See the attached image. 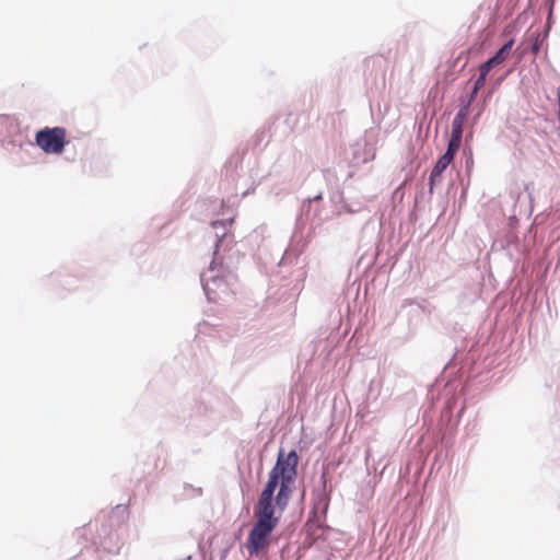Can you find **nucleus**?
<instances>
[{
    "mask_svg": "<svg viewBox=\"0 0 560 560\" xmlns=\"http://www.w3.org/2000/svg\"><path fill=\"white\" fill-rule=\"evenodd\" d=\"M299 456L295 451L284 454L279 453L277 463L269 472L268 481L254 508L257 518L248 534L246 549L250 556H258L269 546V537L277 527L279 518L275 516L272 499L276 489V505L282 511L285 509L293 492L294 481L298 475Z\"/></svg>",
    "mask_w": 560,
    "mask_h": 560,
    "instance_id": "f257e3e1",
    "label": "nucleus"
},
{
    "mask_svg": "<svg viewBox=\"0 0 560 560\" xmlns=\"http://www.w3.org/2000/svg\"><path fill=\"white\" fill-rule=\"evenodd\" d=\"M35 142L47 154H60L68 143L67 131L62 127H45L36 132Z\"/></svg>",
    "mask_w": 560,
    "mask_h": 560,
    "instance_id": "f03ea898",
    "label": "nucleus"
},
{
    "mask_svg": "<svg viewBox=\"0 0 560 560\" xmlns=\"http://www.w3.org/2000/svg\"><path fill=\"white\" fill-rule=\"evenodd\" d=\"M458 149L447 145L446 152L436 161L430 174V190L433 189V186L436 182H440L442 173L447 168V166L452 163L455 153Z\"/></svg>",
    "mask_w": 560,
    "mask_h": 560,
    "instance_id": "7ed1b4c3",
    "label": "nucleus"
},
{
    "mask_svg": "<svg viewBox=\"0 0 560 560\" xmlns=\"http://www.w3.org/2000/svg\"><path fill=\"white\" fill-rule=\"evenodd\" d=\"M463 128H464V121L454 118L453 122H452L451 139L448 141L450 147L459 149L460 143H462V137H463Z\"/></svg>",
    "mask_w": 560,
    "mask_h": 560,
    "instance_id": "20e7f679",
    "label": "nucleus"
},
{
    "mask_svg": "<svg viewBox=\"0 0 560 560\" xmlns=\"http://www.w3.org/2000/svg\"><path fill=\"white\" fill-rule=\"evenodd\" d=\"M225 287V283L221 280H218L215 278H212L211 280L206 279L203 283V289L208 295V299L211 301H215L218 299L217 296V288L219 287Z\"/></svg>",
    "mask_w": 560,
    "mask_h": 560,
    "instance_id": "39448f33",
    "label": "nucleus"
},
{
    "mask_svg": "<svg viewBox=\"0 0 560 560\" xmlns=\"http://www.w3.org/2000/svg\"><path fill=\"white\" fill-rule=\"evenodd\" d=\"M514 45V39H510L506 44H504L497 52L494 56L491 57V59L499 66L501 65L502 62H504L511 50H512V47Z\"/></svg>",
    "mask_w": 560,
    "mask_h": 560,
    "instance_id": "423d86ee",
    "label": "nucleus"
},
{
    "mask_svg": "<svg viewBox=\"0 0 560 560\" xmlns=\"http://www.w3.org/2000/svg\"><path fill=\"white\" fill-rule=\"evenodd\" d=\"M232 224V220L231 221H221V220H218V221H213L212 222V226L218 230L219 228L222 229V232L221 234L217 232L215 236L218 237V241H217V248L219 247V243L221 242V240L225 236L226 234V228L228 225H231Z\"/></svg>",
    "mask_w": 560,
    "mask_h": 560,
    "instance_id": "0eeeda50",
    "label": "nucleus"
},
{
    "mask_svg": "<svg viewBox=\"0 0 560 560\" xmlns=\"http://www.w3.org/2000/svg\"><path fill=\"white\" fill-rule=\"evenodd\" d=\"M498 66L491 58L479 67V72L488 75L493 67Z\"/></svg>",
    "mask_w": 560,
    "mask_h": 560,
    "instance_id": "6e6552de",
    "label": "nucleus"
},
{
    "mask_svg": "<svg viewBox=\"0 0 560 560\" xmlns=\"http://www.w3.org/2000/svg\"><path fill=\"white\" fill-rule=\"evenodd\" d=\"M469 106H470V102H468L465 106H463L458 110V113L456 114V116L454 118L465 122V120H466V118L468 116V113H469Z\"/></svg>",
    "mask_w": 560,
    "mask_h": 560,
    "instance_id": "1a4fd4ad",
    "label": "nucleus"
},
{
    "mask_svg": "<svg viewBox=\"0 0 560 560\" xmlns=\"http://www.w3.org/2000/svg\"><path fill=\"white\" fill-rule=\"evenodd\" d=\"M486 80H487V75L479 72V77L478 79L476 80L475 82V93H478V91L483 88V85L486 84Z\"/></svg>",
    "mask_w": 560,
    "mask_h": 560,
    "instance_id": "9d476101",
    "label": "nucleus"
},
{
    "mask_svg": "<svg viewBox=\"0 0 560 560\" xmlns=\"http://www.w3.org/2000/svg\"><path fill=\"white\" fill-rule=\"evenodd\" d=\"M538 51H539V45H538V43H536V44H534V46H533V52H534V54H537Z\"/></svg>",
    "mask_w": 560,
    "mask_h": 560,
    "instance_id": "9b49d317",
    "label": "nucleus"
},
{
    "mask_svg": "<svg viewBox=\"0 0 560 560\" xmlns=\"http://www.w3.org/2000/svg\"><path fill=\"white\" fill-rule=\"evenodd\" d=\"M476 95H477V93H475V89H474V90H472V92H471V95H470V98H469V101H468V102H470V103H471Z\"/></svg>",
    "mask_w": 560,
    "mask_h": 560,
    "instance_id": "f8f14e48",
    "label": "nucleus"
}]
</instances>
